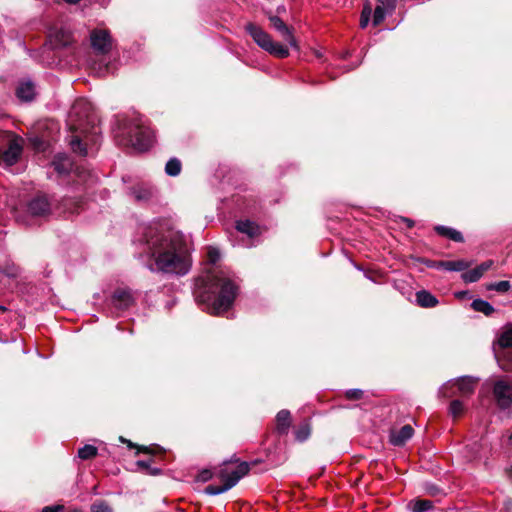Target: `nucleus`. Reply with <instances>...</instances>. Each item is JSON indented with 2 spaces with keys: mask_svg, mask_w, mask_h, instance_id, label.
<instances>
[{
  "mask_svg": "<svg viewBox=\"0 0 512 512\" xmlns=\"http://www.w3.org/2000/svg\"><path fill=\"white\" fill-rule=\"evenodd\" d=\"M145 253L151 271L185 275L191 268L190 249L184 234L172 228L149 227Z\"/></svg>",
  "mask_w": 512,
  "mask_h": 512,
  "instance_id": "1",
  "label": "nucleus"
},
{
  "mask_svg": "<svg viewBox=\"0 0 512 512\" xmlns=\"http://www.w3.org/2000/svg\"><path fill=\"white\" fill-rule=\"evenodd\" d=\"M238 285L223 271L210 273L203 287L195 291L196 300L204 310L213 315H222L233 305Z\"/></svg>",
  "mask_w": 512,
  "mask_h": 512,
  "instance_id": "2",
  "label": "nucleus"
},
{
  "mask_svg": "<svg viewBox=\"0 0 512 512\" xmlns=\"http://www.w3.org/2000/svg\"><path fill=\"white\" fill-rule=\"evenodd\" d=\"M90 109V104L81 99L73 104L69 113L71 129L80 133L71 137L70 146L74 153L81 156H87L88 144L97 145L100 138V128Z\"/></svg>",
  "mask_w": 512,
  "mask_h": 512,
  "instance_id": "3",
  "label": "nucleus"
},
{
  "mask_svg": "<svg viewBox=\"0 0 512 512\" xmlns=\"http://www.w3.org/2000/svg\"><path fill=\"white\" fill-rule=\"evenodd\" d=\"M120 132L115 135L118 144L132 146L139 151L148 150L154 139L153 132L141 118L125 119Z\"/></svg>",
  "mask_w": 512,
  "mask_h": 512,
  "instance_id": "4",
  "label": "nucleus"
},
{
  "mask_svg": "<svg viewBox=\"0 0 512 512\" xmlns=\"http://www.w3.org/2000/svg\"><path fill=\"white\" fill-rule=\"evenodd\" d=\"M250 466L247 462L228 461L224 462L216 472L220 484H210L205 487L208 495L224 493L235 486L238 481L249 472Z\"/></svg>",
  "mask_w": 512,
  "mask_h": 512,
  "instance_id": "5",
  "label": "nucleus"
},
{
  "mask_svg": "<svg viewBox=\"0 0 512 512\" xmlns=\"http://www.w3.org/2000/svg\"><path fill=\"white\" fill-rule=\"evenodd\" d=\"M245 30L252 37L254 42L269 54L280 59L287 58L289 56L287 46L274 41L272 37L260 26H257L254 23H247Z\"/></svg>",
  "mask_w": 512,
  "mask_h": 512,
  "instance_id": "6",
  "label": "nucleus"
},
{
  "mask_svg": "<svg viewBox=\"0 0 512 512\" xmlns=\"http://www.w3.org/2000/svg\"><path fill=\"white\" fill-rule=\"evenodd\" d=\"M22 152L20 139L9 131H0V165L11 166Z\"/></svg>",
  "mask_w": 512,
  "mask_h": 512,
  "instance_id": "7",
  "label": "nucleus"
},
{
  "mask_svg": "<svg viewBox=\"0 0 512 512\" xmlns=\"http://www.w3.org/2000/svg\"><path fill=\"white\" fill-rule=\"evenodd\" d=\"M476 382L471 377H461L445 384L440 393L444 397L469 396L475 390Z\"/></svg>",
  "mask_w": 512,
  "mask_h": 512,
  "instance_id": "8",
  "label": "nucleus"
},
{
  "mask_svg": "<svg viewBox=\"0 0 512 512\" xmlns=\"http://www.w3.org/2000/svg\"><path fill=\"white\" fill-rule=\"evenodd\" d=\"M493 395L501 409L510 408L512 405V382L506 379L496 381L493 387Z\"/></svg>",
  "mask_w": 512,
  "mask_h": 512,
  "instance_id": "9",
  "label": "nucleus"
},
{
  "mask_svg": "<svg viewBox=\"0 0 512 512\" xmlns=\"http://www.w3.org/2000/svg\"><path fill=\"white\" fill-rule=\"evenodd\" d=\"M52 205L45 194H39L27 203V212L34 217H46L51 213Z\"/></svg>",
  "mask_w": 512,
  "mask_h": 512,
  "instance_id": "10",
  "label": "nucleus"
},
{
  "mask_svg": "<svg viewBox=\"0 0 512 512\" xmlns=\"http://www.w3.org/2000/svg\"><path fill=\"white\" fill-rule=\"evenodd\" d=\"M91 45L98 53L106 54L111 50L112 39L107 30L95 29L90 34Z\"/></svg>",
  "mask_w": 512,
  "mask_h": 512,
  "instance_id": "11",
  "label": "nucleus"
},
{
  "mask_svg": "<svg viewBox=\"0 0 512 512\" xmlns=\"http://www.w3.org/2000/svg\"><path fill=\"white\" fill-rule=\"evenodd\" d=\"M112 305L120 311L127 310L134 304V297L131 290L125 288H118L112 295Z\"/></svg>",
  "mask_w": 512,
  "mask_h": 512,
  "instance_id": "12",
  "label": "nucleus"
},
{
  "mask_svg": "<svg viewBox=\"0 0 512 512\" xmlns=\"http://www.w3.org/2000/svg\"><path fill=\"white\" fill-rule=\"evenodd\" d=\"M269 20L273 28L281 34L292 48L299 49L298 42L294 37L292 28L288 27L278 16H269Z\"/></svg>",
  "mask_w": 512,
  "mask_h": 512,
  "instance_id": "13",
  "label": "nucleus"
},
{
  "mask_svg": "<svg viewBox=\"0 0 512 512\" xmlns=\"http://www.w3.org/2000/svg\"><path fill=\"white\" fill-rule=\"evenodd\" d=\"M397 0H377V6L373 13V25H380L387 14H391L396 8Z\"/></svg>",
  "mask_w": 512,
  "mask_h": 512,
  "instance_id": "14",
  "label": "nucleus"
},
{
  "mask_svg": "<svg viewBox=\"0 0 512 512\" xmlns=\"http://www.w3.org/2000/svg\"><path fill=\"white\" fill-rule=\"evenodd\" d=\"M414 434L411 425H404L399 430H393L390 433V442L394 446L404 445Z\"/></svg>",
  "mask_w": 512,
  "mask_h": 512,
  "instance_id": "15",
  "label": "nucleus"
},
{
  "mask_svg": "<svg viewBox=\"0 0 512 512\" xmlns=\"http://www.w3.org/2000/svg\"><path fill=\"white\" fill-rule=\"evenodd\" d=\"M155 190L152 186L142 184L132 189L131 194L138 202H145L154 196Z\"/></svg>",
  "mask_w": 512,
  "mask_h": 512,
  "instance_id": "16",
  "label": "nucleus"
},
{
  "mask_svg": "<svg viewBox=\"0 0 512 512\" xmlns=\"http://www.w3.org/2000/svg\"><path fill=\"white\" fill-rule=\"evenodd\" d=\"M16 95L23 101H31L35 96V85L31 81H22L16 89Z\"/></svg>",
  "mask_w": 512,
  "mask_h": 512,
  "instance_id": "17",
  "label": "nucleus"
},
{
  "mask_svg": "<svg viewBox=\"0 0 512 512\" xmlns=\"http://www.w3.org/2000/svg\"><path fill=\"white\" fill-rule=\"evenodd\" d=\"M236 229L243 233L248 235L249 237H255L260 234V227L250 220H239L236 223Z\"/></svg>",
  "mask_w": 512,
  "mask_h": 512,
  "instance_id": "18",
  "label": "nucleus"
},
{
  "mask_svg": "<svg viewBox=\"0 0 512 512\" xmlns=\"http://www.w3.org/2000/svg\"><path fill=\"white\" fill-rule=\"evenodd\" d=\"M434 230L436 233L442 237L448 238L454 242H463L464 238L461 232L457 231L454 228L443 226V225H437L434 227Z\"/></svg>",
  "mask_w": 512,
  "mask_h": 512,
  "instance_id": "19",
  "label": "nucleus"
},
{
  "mask_svg": "<svg viewBox=\"0 0 512 512\" xmlns=\"http://www.w3.org/2000/svg\"><path fill=\"white\" fill-rule=\"evenodd\" d=\"M291 425V414L288 410H281L276 416V429L280 434H286Z\"/></svg>",
  "mask_w": 512,
  "mask_h": 512,
  "instance_id": "20",
  "label": "nucleus"
},
{
  "mask_svg": "<svg viewBox=\"0 0 512 512\" xmlns=\"http://www.w3.org/2000/svg\"><path fill=\"white\" fill-rule=\"evenodd\" d=\"M471 265L470 262L465 260L454 261H438L437 267L446 271H464Z\"/></svg>",
  "mask_w": 512,
  "mask_h": 512,
  "instance_id": "21",
  "label": "nucleus"
},
{
  "mask_svg": "<svg viewBox=\"0 0 512 512\" xmlns=\"http://www.w3.org/2000/svg\"><path fill=\"white\" fill-rule=\"evenodd\" d=\"M416 301L419 306L424 308L435 307L438 304L436 297L426 290H421L416 293Z\"/></svg>",
  "mask_w": 512,
  "mask_h": 512,
  "instance_id": "22",
  "label": "nucleus"
},
{
  "mask_svg": "<svg viewBox=\"0 0 512 512\" xmlns=\"http://www.w3.org/2000/svg\"><path fill=\"white\" fill-rule=\"evenodd\" d=\"M408 507L412 512H426L432 509L433 502L427 499H415L409 502Z\"/></svg>",
  "mask_w": 512,
  "mask_h": 512,
  "instance_id": "23",
  "label": "nucleus"
},
{
  "mask_svg": "<svg viewBox=\"0 0 512 512\" xmlns=\"http://www.w3.org/2000/svg\"><path fill=\"white\" fill-rule=\"evenodd\" d=\"M471 306L475 311L481 312L486 316H489L494 312V307L489 302L482 299L474 300Z\"/></svg>",
  "mask_w": 512,
  "mask_h": 512,
  "instance_id": "24",
  "label": "nucleus"
},
{
  "mask_svg": "<svg viewBox=\"0 0 512 512\" xmlns=\"http://www.w3.org/2000/svg\"><path fill=\"white\" fill-rule=\"evenodd\" d=\"M181 161L175 157L168 160L165 165V172L167 175L175 177L178 176L181 172Z\"/></svg>",
  "mask_w": 512,
  "mask_h": 512,
  "instance_id": "25",
  "label": "nucleus"
},
{
  "mask_svg": "<svg viewBox=\"0 0 512 512\" xmlns=\"http://www.w3.org/2000/svg\"><path fill=\"white\" fill-rule=\"evenodd\" d=\"M498 343L501 347H512V325L507 326L500 334Z\"/></svg>",
  "mask_w": 512,
  "mask_h": 512,
  "instance_id": "26",
  "label": "nucleus"
},
{
  "mask_svg": "<svg viewBox=\"0 0 512 512\" xmlns=\"http://www.w3.org/2000/svg\"><path fill=\"white\" fill-rule=\"evenodd\" d=\"M98 450L93 445H85L78 450V457L82 460H89L96 457Z\"/></svg>",
  "mask_w": 512,
  "mask_h": 512,
  "instance_id": "27",
  "label": "nucleus"
},
{
  "mask_svg": "<svg viewBox=\"0 0 512 512\" xmlns=\"http://www.w3.org/2000/svg\"><path fill=\"white\" fill-rule=\"evenodd\" d=\"M482 273L481 271L479 270L478 267L474 268V269H471L469 271H466L462 274V279L466 282V283H473V282H476L478 281L481 277H482Z\"/></svg>",
  "mask_w": 512,
  "mask_h": 512,
  "instance_id": "28",
  "label": "nucleus"
},
{
  "mask_svg": "<svg viewBox=\"0 0 512 512\" xmlns=\"http://www.w3.org/2000/svg\"><path fill=\"white\" fill-rule=\"evenodd\" d=\"M371 14H372L371 5L369 3H366L363 6V9H362V12H361V16H360V27L362 29L367 27V25H368V23L370 21Z\"/></svg>",
  "mask_w": 512,
  "mask_h": 512,
  "instance_id": "29",
  "label": "nucleus"
},
{
  "mask_svg": "<svg viewBox=\"0 0 512 512\" xmlns=\"http://www.w3.org/2000/svg\"><path fill=\"white\" fill-rule=\"evenodd\" d=\"M310 435V428L308 424H302L298 429L295 431V437L298 441H305Z\"/></svg>",
  "mask_w": 512,
  "mask_h": 512,
  "instance_id": "30",
  "label": "nucleus"
},
{
  "mask_svg": "<svg viewBox=\"0 0 512 512\" xmlns=\"http://www.w3.org/2000/svg\"><path fill=\"white\" fill-rule=\"evenodd\" d=\"M449 411L454 418L459 417L464 411L462 402L460 400H453L450 403Z\"/></svg>",
  "mask_w": 512,
  "mask_h": 512,
  "instance_id": "31",
  "label": "nucleus"
},
{
  "mask_svg": "<svg viewBox=\"0 0 512 512\" xmlns=\"http://www.w3.org/2000/svg\"><path fill=\"white\" fill-rule=\"evenodd\" d=\"M0 272L8 277L14 278L19 274V269L15 264H6L0 269Z\"/></svg>",
  "mask_w": 512,
  "mask_h": 512,
  "instance_id": "32",
  "label": "nucleus"
},
{
  "mask_svg": "<svg viewBox=\"0 0 512 512\" xmlns=\"http://www.w3.org/2000/svg\"><path fill=\"white\" fill-rule=\"evenodd\" d=\"M136 465L147 474L157 475L160 473V469L151 468L148 461L139 460V461H137Z\"/></svg>",
  "mask_w": 512,
  "mask_h": 512,
  "instance_id": "33",
  "label": "nucleus"
},
{
  "mask_svg": "<svg viewBox=\"0 0 512 512\" xmlns=\"http://www.w3.org/2000/svg\"><path fill=\"white\" fill-rule=\"evenodd\" d=\"M364 395L363 390L361 389H349L345 392V397L348 400H360Z\"/></svg>",
  "mask_w": 512,
  "mask_h": 512,
  "instance_id": "34",
  "label": "nucleus"
},
{
  "mask_svg": "<svg viewBox=\"0 0 512 512\" xmlns=\"http://www.w3.org/2000/svg\"><path fill=\"white\" fill-rule=\"evenodd\" d=\"M510 287V282L504 280L493 284L490 288L496 290L497 292L505 293L510 289Z\"/></svg>",
  "mask_w": 512,
  "mask_h": 512,
  "instance_id": "35",
  "label": "nucleus"
},
{
  "mask_svg": "<svg viewBox=\"0 0 512 512\" xmlns=\"http://www.w3.org/2000/svg\"><path fill=\"white\" fill-rule=\"evenodd\" d=\"M482 447V444L479 445L477 443H474L472 446L467 445L466 448L471 452V455L469 456L470 459H476L480 457V448Z\"/></svg>",
  "mask_w": 512,
  "mask_h": 512,
  "instance_id": "36",
  "label": "nucleus"
},
{
  "mask_svg": "<svg viewBox=\"0 0 512 512\" xmlns=\"http://www.w3.org/2000/svg\"><path fill=\"white\" fill-rule=\"evenodd\" d=\"M91 512H112V510L108 505L104 503H98L92 506Z\"/></svg>",
  "mask_w": 512,
  "mask_h": 512,
  "instance_id": "37",
  "label": "nucleus"
},
{
  "mask_svg": "<svg viewBox=\"0 0 512 512\" xmlns=\"http://www.w3.org/2000/svg\"><path fill=\"white\" fill-rule=\"evenodd\" d=\"M220 257L219 251L215 248H210L208 251V258L211 263H216Z\"/></svg>",
  "mask_w": 512,
  "mask_h": 512,
  "instance_id": "38",
  "label": "nucleus"
},
{
  "mask_svg": "<svg viewBox=\"0 0 512 512\" xmlns=\"http://www.w3.org/2000/svg\"><path fill=\"white\" fill-rule=\"evenodd\" d=\"M53 165H54L55 170L60 174L68 172V168L63 163H60L59 161H54Z\"/></svg>",
  "mask_w": 512,
  "mask_h": 512,
  "instance_id": "39",
  "label": "nucleus"
},
{
  "mask_svg": "<svg viewBox=\"0 0 512 512\" xmlns=\"http://www.w3.org/2000/svg\"><path fill=\"white\" fill-rule=\"evenodd\" d=\"M63 509L64 507L62 505L46 506L41 512H60L63 511Z\"/></svg>",
  "mask_w": 512,
  "mask_h": 512,
  "instance_id": "40",
  "label": "nucleus"
},
{
  "mask_svg": "<svg viewBox=\"0 0 512 512\" xmlns=\"http://www.w3.org/2000/svg\"><path fill=\"white\" fill-rule=\"evenodd\" d=\"M493 265V261L492 260H488V261H485L483 263H481L479 266H477L479 268V270L481 271L482 274H484V272H486L487 270H489Z\"/></svg>",
  "mask_w": 512,
  "mask_h": 512,
  "instance_id": "41",
  "label": "nucleus"
},
{
  "mask_svg": "<svg viewBox=\"0 0 512 512\" xmlns=\"http://www.w3.org/2000/svg\"><path fill=\"white\" fill-rule=\"evenodd\" d=\"M211 477H212V474H211V472H210V471H208V470H205V471H203V472L200 474V478H201V480H203V481H207V480H209Z\"/></svg>",
  "mask_w": 512,
  "mask_h": 512,
  "instance_id": "42",
  "label": "nucleus"
},
{
  "mask_svg": "<svg viewBox=\"0 0 512 512\" xmlns=\"http://www.w3.org/2000/svg\"><path fill=\"white\" fill-rule=\"evenodd\" d=\"M403 221L406 223V225H407L409 228L413 227V225H414V222H413V220H411V219L404 218V219H403Z\"/></svg>",
  "mask_w": 512,
  "mask_h": 512,
  "instance_id": "43",
  "label": "nucleus"
},
{
  "mask_svg": "<svg viewBox=\"0 0 512 512\" xmlns=\"http://www.w3.org/2000/svg\"><path fill=\"white\" fill-rule=\"evenodd\" d=\"M425 263H426V265H427L428 267L438 268V267H437V263H438V262H434V261H426Z\"/></svg>",
  "mask_w": 512,
  "mask_h": 512,
  "instance_id": "44",
  "label": "nucleus"
},
{
  "mask_svg": "<svg viewBox=\"0 0 512 512\" xmlns=\"http://www.w3.org/2000/svg\"><path fill=\"white\" fill-rule=\"evenodd\" d=\"M120 440H121V442H123V443H128V445H129L130 447H132V443H131L130 441H128V440H126V439H124L123 437H120Z\"/></svg>",
  "mask_w": 512,
  "mask_h": 512,
  "instance_id": "45",
  "label": "nucleus"
},
{
  "mask_svg": "<svg viewBox=\"0 0 512 512\" xmlns=\"http://www.w3.org/2000/svg\"><path fill=\"white\" fill-rule=\"evenodd\" d=\"M67 512H82V510H80V509H72V510H69Z\"/></svg>",
  "mask_w": 512,
  "mask_h": 512,
  "instance_id": "46",
  "label": "nucleus"
},
{
  "mask_svg": "<svg viewBox=\"0 0 512 512\" xmlns=\"http://www.w3.org/2000/svg\"><path fill=\"white\" fill-rule=\"evenodd\" d=\"M6 308L4 306H0V311H5Z\"/></svg>",
  "mask_w": 512,
  "mask_h": 512,
  "instance_id": "47",
  "label": "nucleus"
},
{
  "mask_svg": "<svg viewBox=\"0 0 512 512\" xmlns=\"http://www.w3.org/2000/svg\"><path fill=\"white\" fill-rule=\"evenodd\" d=\"M510 441L512 442V433H511V436H510Z\"/></svg>",
  "mask_w": 512,
  "mask_h": 512,
  "instance_id": "48",
  "label": "nucleus"
}]
</instances>
